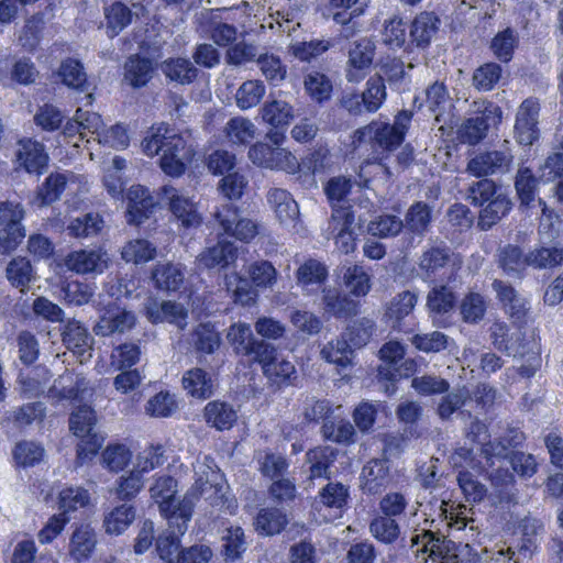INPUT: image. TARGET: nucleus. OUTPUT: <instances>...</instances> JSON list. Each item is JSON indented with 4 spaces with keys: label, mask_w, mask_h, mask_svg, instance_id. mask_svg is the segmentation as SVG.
<instances>
[{
    "label": "nucleus",
    "mask_w": 563,
    "mask_h": 563,
    "mask_svg": "<svg viewBox=\"0 0 563 563\" xmlns=\"http://www.w3.org/2000/svg\"><path fill=\"white\" fill-rule=\"evenodd\" d=\"M206 477L199 476L184 498L175 504L177 482L170 475H161L150 487L151 497L158 504L161 514L167 519L170 527L176 526L179 532H186L191 519L195 501L203 497L217 505L223 497V485L219 482L221 475L210 467Z\"/></svg>",
    "instance_id": "1"
},
{
    "label": "nucleus",
    "mask_w": 563,
    "mask_h": 563,
    "mask_svg": "<svg viewBox=\"0 0 563 563\" xmlns=\"http://www.w3.org/2000/svg\"><path fill=\"white\" fill-rule=\"evenodd\" d=\"M143 152L147 156L161 154L159 166L172 177H179L186 170L187 163L191 162L195 151L189 136L174 133L168 125L162 123L152 126L142 141Z\"/></svg>",
    "instance_id": "2"
},
{
    "label": "nucleus",
    "mask_w": 563,
    "mask_h": 563,
    "mask_svg": "<svg viewBox=\"0 0 563 563\" xmlns=\"http://www.w3.org/2000/svg\"><path fill=\"white\" fill-rule=\"evenodd\" d=\"M465 199L472 206L481 208L477 227L482 231L490 230L511 210L512 206L508 195L488 178L472 181L466 189Z\"/></svg>",
    "instance_id": "3"
},
{
    "label": "nucleus",
    "mask_w": 563,
    "mask_h": 563,
    "mask_svg": "<svg viewBox=\"0 0 563 563\" xmlns=\"http://www.w3.org/2000/svg\"><path fill=\"white\" fill-rule=\"evenodd\" d=\"M471 111L472 114L457 129V139L461 143L476 145L487 136L492 126L501 121L503 111L500 107L487 100L473 101Z\"/></svg>",
    "instance_id": "4"
},
{
    "label": "nucleus",
    "mask_w": 563,
    "mask_h": 563,
    "mask_svg": "<svg viewBox=\"0 0 563 563\" xmlns=\"http://www.w3.org/2000/svg\"><path fill=\"white\" fill-rule=\"evenodd\" d=\"M411 548L422 543V548L413 550L415 553L420 551L429 553V558L439 563H473L467 559L470 554L468 544H456L455 542L445 539L443 536L435 534L432 531H424L422 534H417L412 539Z\"/></svg>",
    "instance_id": "5"
},
{
    "label": "nucleus",
    "mask_w": 563,
    "mask_h": 563,
    "mask_svg": "<svg viewBox=\"0 0 563 563\" xmlns=\"http://www.w3.org/2000/svg\"><path fill=\"white\" fill-rule=\"evenodd\" d=\"M353 143L360 147L369 145L376 153L395 151L404 142L391 124L383 121H372L354 132Z\"/></svg>",
    "instance_id": "6"
},
{
    "label": "nucleus",
    "mask_w": 563,
    "mask_h": 563,
    "mask_svg": "<svg viewBox=\"0 0 563 563\" xmlns=\"http://www.w3.org/2000/svg\"><path fill=\"white\" fill-rule=\"evenodd\" d=\"M97 418L90 406H78L69 417V429L78 438L81 444L78 454L84 452L95 454L102 444L103 439L95 432Z\"/></svg>",
    "instance_id": "7"
},
{
    "label": "nucleus",
    "mask_w": 563,
    "mask_h": 563,
    "mask_svg": "<svg viewBox=\"0 0 563 563\" xmlns=\"http://www.w3.org/2000/svg\"><path fill=\"white\" fill-rule=\"evenodd\" d=\"M508 145L509 142L505 141L499 148L478 153L470 159L467 170L476 177L509 172L514 155Z\"/></svg>",
    "instance_id": "8"
},
{
    "label": "nucleus",
    "mask_w": 563,
    "mask_h": 563,
    "mask_svg": "<svg viewBox=\"0 0 563 563\" xmlns=\"http://www.w3.org/2000/svg\"><path fill=\"white\" fill-rule=\"evenodd\" d=\"M214 218L227 234L240 241L250 242L258 233L257 223L244 217L232 203L222 205L217 209Z\"/></svg>",
    "instance_id": "9"
},
{
    "label": "nucleus",
    "mask_w": 563,
    "mask_h": 563,
    "mask_svg": "<svg viewBox=\"0 0 563 563\" xmlns=\"http://www.w3.org/2000/svg\"><path fill=\"white\" fill-rule=\"evenodd\" d=\"M253 164L269 168L294 173L298 167L296 157L286 148L273 146L266 142H257L249 151Z\"/></svg>",
    "instance_id": "10"
},
{
    "label": "nucleus",
    "mask_w": 563,
    "mask_h": 563,
    "mask_svg": "<svg viewBox=\"0 0 563 563\" xmlns=\"http://www.w3.org/2000/svg\"><path fill=\"white\" fill-rule=\"evenodd\" d=\"M355 217L351 207L333 208L328 231L335 240L336 249L344 254L355 250L357 233L354 229Z\"/></svg>",
    "instance_id": "11"
},
{
    "label": "nucleus",
    "mask_w": 563,
    "mask_h": 563,
    "mask_svg": "<svg viewBox=\"0 0 563 563\" xmlns=\"http://www.w3.org/2000/svg\"><path fill=\"white\" fill-rule=\"evenodd\" d=\"M136 316L132 310L109 305L93 327L98 336L122 335L136 325Z\"/></svg>",
    "instance_id": "12"
},
{
    "label": "nucleus",
    "mask_w": 563,
    "mask_h": 563,
    "mask_svg": "<svg viewBox=\"0 0 563 563\" xmlns=\"http://www.w3.org/2000/svg\"><path fill=\"white\" fill-rule=\"evenodd\" d=\"M540 104L528 98L519 106L516 114L515 137L520 145L530 146L539 139Z\"/></svg>",
    "instance_id": "13"
},
{
    "label": "nucleus",
    "mask_w": 563,
    "mask_h": 563,
    "mask_svg": "<svg viewBox=\"0 0 563 563\" xmlns=\"http://www.w3.org/2000/svg\"><path fill=\"white\" fill-rule=\"evenodd\" d=\"M492 288L496 292L497 299L510 319L517 324L525 323L530 310L527 298H525L508 282L501 279H495L492 283Z\"/></svg>",
    "instance_id": "14"
},
{
    "label": "nucleus",
    "mask_w": 563,
    "mask_h": 563,
    "mask_svg": "<svg viewBox=\"0 0 563 563\" xmlns=\"http://www.w3.org/2000/svg\"><path fill=\"white\" fill-rule=\"evenodd\" d=\"M496 258L506 276L519 280L527 276L530 267L529 251L525 252L519 245L509 243L498 247Z\"/></svg>",
    "instance_id": "15"
},
{
    "label": "nucleus",
    "mask_w": 563,
    "mask_h": 563,
    "mask_svg": "<svg viewBox=\"0 0 563 563\" xmlns=\"http://www.w3.org/2000/svg\"><path fill=\"white\" fill-rule=\"evenodd\" d=\"M375 55V44L372 40L363 37L351 44L349 48V68L345 78L349 82H358L363 78L362 70L369 68Z\"/></svg>",
    "instance_id": "16"
},
{
    "label": "nucleus",
    "mask_w": 563,
    "mask_h": 563,
    "mask_svg": "<svg viewBox=\"0 0 563 563\" xmlns=\"http://www.w3.org/2000/svg\"><path fill=\"white\" fill-rule=\"evenodd\" d=\"M126 221L140 225L153 213L156 202L150 190L141 185L132 186L128 191Z\"/></svg>",
    "instance_id": "17"
},
{
    "label": "nucleus",
    "mask_w": 563,
    "mask_h": 563,
    "mask_svg": "<svg viewBox=\"0 0 563 563\" xmlns=\"http://www.w3.org/2000/svg\"><path fill=\"white\" fill-rule=\"evenodd\" d=\"M109 256L101 249L79 250L66 256V266L78 274L102 273L108 267Z\"/></svg>",
    "instance_id": "18"
},
{
    "label": "nucleus",
    "mask_w": 563,
    "mask_h": 563,
    "mask_svg": "<svg viewBox=\"0 0 563 563\" xmlns=\"http://www.w3.org/2000/svg\"><path fill=\"white\" fill-rule=\"evenodd\" d=\"M164 194L169 200V209L184 228L198 227L202 218L196 203L189 197L179 194L174 187H164Z\"/></svg>",
    "instance_id": "19"
},
{
    "label": "nucleus",
    "mask_w": 563,
    "mask_h": 563,
    "mask_svg": "<svg viewBox=\"0 0 563 563\" xmlns=\"http://www.w3.org/2000/svg\"><path fill=\"white\" fill-rule=\"evenodd\" d=\"M350 499L349 486L340 482H328L313 500L317 510L327 509L335 515H341L347 509Z\"/></svg>",
    "instance_id": "20"
},
{
    "label": "nucleus",
    "mask_w": 563,
    "mask_h": 563,
    "mask_svg": "<svg viewBox=\"0 0 563 563\" xmlns=\"http://www.w3.org/2000/svg\"><path fill=\"white\" fill-rule=\"evenodd\" d=\"M146 318L154 324L168 322L184 330L187 327L188 312L181 303L175 301H152L146 306Z\"/></svg>",
    "instance_id": "21"
},
{
    "label": "nucleus",
    "mask_w": 563,
    "mask_h": 563,
    "mask_svg": "<svg viewBox=\"0 0 563 563\" xmlns=\"http://www.w3.org/2000/svg\"><path fill=\"white\" fill-rule=\"evenodd\" d=\"M238 258V249L228 241H219L216 245L207 247L197 257L200 268L223 269L233 264Z\"/></svg>",
    "instance_id": "22"
},
{
    "label": "nucleus",
    "mask_w": 563,
    "mask_h": 563,
    "mask_svg": "<svg viewBox=\"0 0 563 563\" xmlns=\"http://www.w3.org/2000/svg\"><path fill=\"white\" fill-rule=\"evenodd\" d=\"M328 278V268L320 261L309 258L296 272L297 285L307 295L322 290Z\"/></svg>",
    "instance_id": "23"
},
{
    "label": "nucleus",
    "mask_w": 563,
    "mask_h": 563,
    "mask_svg": "<svg viewBox=\"0 0 563 563\" xmlns=\"http://www.w3.org/2000/svg\"><path fill=\"white\" fill-rule=\"evenodd\" d=\"M390 482V471L387 460L374 459L367 462L361 473V487L364 493L378 494Z\"/></svg>",
    "instance_id": "24"
},
{
    "label": "nucleus",
    "mask_w": 563,
    "mask_h": 563,
    "mask_svg": "<svg viewBox=\"0 0 563 563\" xmlns=\"http://www.w3.org/2000/svg\"><path fill=\"white\" fill-rule=\"evenodd\" d=\"M56 75L60 79L62 84L68 88L75 89L79 92H85L87 103H91L92 93L89 92L90 84L88 82L85 68L78 59L70 57L64 59L60 63Z\"/></svg>",
    "instance_id": "25"
},
{
    "label": "nucleus",
    "mask_w": 563,
    "mask_h": 563,
    "mask_svg": "<svg viewBox=\"0 0 563 563\" xmlns=\"http://www.w3.org/2000/svg\"><path fill=\"white\" fill-rule=\"evenodd\" d=\"M153 60L139 54L131 55L123 66V81L134 89L146 86L154 74Z\"/></svg>",
    "instance_id": "26"
},
{
    "label": "nucleus",
    "mask_w": 563,
    "mask_h": 563,
    "mask_svg": "<svg viewBox=\"0 0 563 563\" xmlns=\"http://www.w3.org/2000/svg\"><path fill=\"white\" fill-rule=\"evenodd\" d=\"M530 267L552 269L563 264V246L559 242H540L529 250Z\"/></svg>",
    "instance_id": "27"
},
{
    "label": "nucleus",
    "mask_w": 563,
    "mask_h": 563,
    "mask_svg": "<svg viewBox=\"0 0 563 563\" xmlns=\"http://www.w3.org/2000/svg\"><path fill=\"white\" fill-rule=\"evenodd\" d=\"M456 305V297L452 289L445 285L432 287L427 295V309L434 324L440 318L450 314Z\"/></svg>",
    "instance_id": "28"
},
{
    "label": "nucleus",
    "mask_w": 563,
    "mask_h": 563,
    "mask_svg": "<svg viewBox=\"0 0 563 563\" xmlns=\"http://www.w3.org/2000/svg\"><path fill=\"white\" fill-rule=\"evenodd\" d=\"M431 221L432 208L423 201L413 202L402 219L404 231L421 239L429 231Z\"/></svg>",
    "instance_id": "29"
},
{
    "label": "nucleus",
    "mask_w": 563,
    "mask_h": 563,
    "mask_svg": "<svg viewBox=\"0 0 563 563\" xmlns=\"http://www.w3.org/2000/svg\"><path fill=\"white\" fill-rule=\"evenodd\" d=\"M339 455V450L330 445L317 446L311 449L306 454V460L309 463V478H325L330 479L332 472L331 466L334 464Z\"/></svg>",
    "instance_id": "30"
},
{
    "label": "nucleus",
    "mask_w": 563,
    "mask_h": 563,
    "mask_svg": "<svg viewBox=\"0 0 563 563\" xmlns=\"http://www.w3.org/2000/svg\"><path fill=\"white\" fill-rule=\"evenodd\" d=\"M418 302V295L404 290L391 298L386 307L385 317L394 329L402 330V322L410 317Z\"/></svg>",
    "instance_id": "31"
},
{
    "label": "nucleus",
    "mask_w": 563,
    "mask_h": 563,
    "mask_svg": "<svg viewBox=\"0 0 563 563\" xmlns=\"http://www.w3.org/2000/svg\"><path fill=\"white\" fill-rule=\"evenodd\" d=\"M322 303L327 313L335 318H350L356 316L360 303L347 295H341L335 288L322 289Z\"/></svg>",
    "instance_id": "32"
},
{
    "label": "nucleus",
    "mask_w": 563,
    "mask_h": 563,
    "mask_svg": "<svg viewBox=\"0 0 563 563\" xmlns=\"http://www.w3.org/2000/svg\"><path fill=\"white\" fill-rule=\"evenodd\" d=\"M440 25L439 18L433 12H421L418 14L410 27L411 42L417 47L424 48L430 45Z\"/></svg>",
    "instance_id": "33"
},
{
    "label": "nucleus",
    "mask_w": 563,
    "mask_h": 563,
    "mask_svg": "<svg viewBox=\"0 0 563 563\" xmlns=\"http://www.w3.org/2000/svg\"><path fill=\"white\" fill-rule=\"evenodd\" d=\"M161 70L167 79L183 86L192 84L199 75V69L189 59L183 57L164 60L161 64Z\"/></svg>",
    "instance_id": "34"
},
{
    "label": "nucleus",
    "mask_w": 563,
    "mask_h": 563,
    "mask_svg": "<svg viewBox=\"0 0 563 563\" xmlns=\"http://www.w3.org/2000/svg\"><path fill=\"white\" fill-rule=\"evenodd\" d=\"M63 342L74 354L84 356L91 350L93 339L84 324L70 320L63 331Z\"/></svg>",
    "instance_id": "35"
},
{
    "label": "nucleus",
    "mask_w": 563,
    "mask_h": 563,
    "mask_svg": "<svg viewBox=\"0 0 563 563\" xmlns=\"http://www.w3.org/2000/svg\"><path fill=\"white\" fill-rule=\"evenodd\" d=\"M183 387L192 397L207 399L213 394L211 375L200 367L186 371L183 375Z\"/></svg>",
    "instance_id": "36"
},
{
    "label": "nucleus",
    "mask_w": 563,
    "mask_h": 563,
    "mask_svg": "<svg viewBox=\"0 0 563 563\" xmlns=\"http://www.w3.org/2000/svg\"><path fill=\"white\" fill-rule=\"evenodd\" d=\"M20 164L30 174L41 175L47 167L48 155L38 142H25L18 153Z\"/></svg>",
    "instance_id": "37"
},
{
    "label": "nucleus",
    "mask_w": 563,
    "mask_h": 563,
    "mask_svg": "<svg viewBox=\"0 0 563 563\" xmlns=\"http://www.w3.org/2000/svg\"><path fill=\"white\" fill-rule=\"evenodd\" d=\"M184 278V273L177 264H157L152 272L155 287L161 291H177L181 287Z\"/></svg>",
    "instance_id": "38"
},
{
    "label": "nucleus",
    "mask_w": 563,
    "mask_h": 563,
    "mask_svg": "<svg viewBox=\"0 0 563 563\" xmlns=\"http://www.w3.org/2000/svg\"><path fill=\"white\" fill-rule=\"evenodd\" d=\"M360 96L367 114L377 112L387 99L385 79L377 74L371 76Z\"/></svg>",
    "instance_id": "39"
},
{
    "label": "nucleus",
    "mask_w": 563,
    "mask_h": 563,
    "mask_svg": "<svg viewBox=\"0 0 563 563\" xmlns=\"http://www.w3.org/2000/svg\"><path fill=\"white\" fill-rule=\"evenodd\" d=\"M107 34L109 37L119 35L133 19L131 9L121 1H115L103 10Z\"/></svg>",
    "instance_id": "40"
},
{
    "label": "nucleus",
    "mask_w": 563,
    "mask_h": 563,
    "mask_svg": "<svg viewBox=\"0 0 563 563\" xmlns=\"http://www.w3.org/2000/svg\"><path fill=\"white\" fill-rule=\"evenodd\" d=\"M205 418L207 423L217 430H229L233 427L238 419L236 411L233 407L223 401H211L205 408Z\"/></svg>",
    "instance_id": "41"
},
{
    "label": "nucleus",
    "mask_w": 563,
    "mask_h": 563,
    "mask_svg": "<svg viewBox=\"0 0 563 563\" xmlns=\"http://www.w3.org/2000/svg\"><path fill=\"white\" fill-rule=\"evenodd\" d=\"M286 514L278 508H263L255 518V529L263 536H274L282 532L287 526Z\"/></svg>",
    "instance_id": "42"
},
{
    "label": "nucleus",
    "mask_w": 563,
    "mask_h": 563,
    "mask_svg": "<svg viewBox=\"0 0 563 563\" xmlns=\"http://www.w3.org/2000/svg\"><path fill=\"white\" fill-rule=\"evenodd\" d=\"M96 543L93 529L88 525H81L71 534L69 552L77 561H81L90 556Z\"/></svg>",
    "instance_id": "43"
},
{
    "label": "nucleus",
    "mask_w": 563,
    "mask_h": 563,
    "mask_svg": "<svg viewBox=\"0 0 563 563\" xmlns=\"http://www.w3.org/2000/svg\"><path fill=\"white\" fill-rule=\"evenodd\" d=\"M451 251L446 245H432L422 252L418 266L427 277H431L449 263Z\"/></svg>",
    "instance_id": "44"
},
{
    "label": "nucleus",
    "mask_w": 563,
    "mask_h": 563,
    "mask_svg": "<svg viewBox=\"0 0 563 563\" xmlns=\"http://www.w3.org/2000/svg\"><path fill=\"white\" fill-rule=\"evenodd\" d=\"M263 374L268 382L277 388L291 386L297 379L295 365L284 358L279 360L278 356L271 363V365L265 366V372H263Z\"/></svg>",
    "instance_id": "45"
},
{
    "label": "nucleus",
    "mask_w": 563,
    "mask_h": 563,
    "mask_svg": "<svg viewBox=\"0 0 563 563\" xmlns=\"http://www.w3.org/2000/svg\"><path fill=\"white\" fill-rule=\"evenodd\" d=\"M518 45V32L515 29L506 27L493 37L490 42V49L498 60L508 63L511 60Z\"/></svg>",
    "instance_id": "46"
},
{
    "label": "nucleus",
    "mask_w": 563,
    "mask_h": 563,
    "mask_svg": "<svg viewBox=\"0 0 563 563\" xmlns=\"http://www.w3.org/2000/svg\"><path fill=\"white\" fill-rule=\"evenodd\" d=\"M303 86L309 97L318 103L328 101L332 96L331 79L318 70H311L305 76Z\"/></svg>",
    "instance_id": "47"
},
{
    "label": "nucleus",
    "mask_w": 563,
    "mask_h": 563,
    "mask_svg": "<svg viewBox=\"0 0 563 563\" xmlns=\"http://www.w3.org/2000/svg\"><path fill=\"white\" fill-rule=\"evenodd\" d=\"M343 285L354 297L366 296L372 288V280L363 266L353 265L343 273Z\"/></svg>",
    "instance_id": "48"
},
{
    "label": "nucleus",
    "mask_w": 563,
    "mask_h": 563,
    "mask_svg": "<svg viewBox=\"0 0 563 563\" xmlns=\"http://www.w3.org/2000/svg\"><path fill=\"white\" fill-rule=\"evenodd\" d=\"M266 87L258 79H250L244 81L235 93L236 106L241 110H249L256 107L263 99Z\"/></svg>",
    "instance_id": "49"
},
{
    "label": "nucleus",
    "mask_w": 563,
    "mask_h": 563,
    "mask_svg": "<svg viewBox=\"0 0 563 563\" xmlns=\"http://www.w3.org/2000/svg\"><path fill=\"white\" fill-rule=\"evenodd\" d=\"M402 231V219L395 214H380L367 224L368 234L379 239L395 238Z\"/></svg>",
    "instance_id": "50"
},
{
    "label": "nucleus",
    "mask_w": 563,
    "mask_h": 563,
    "mask_svg": "<svg viewBox=\"0 0 563 563\" xmlns=\"http://www.w3.org/2000/svg\"><path fill=\"white\" fill-rule=\"evenodd\" d=\"M142 357L141 346L134 342H124L112 350L111 366L114 369H133Z\"/></svg>",
    "instance_id": "51"
},
{
    "label": "nucleus",
    "mask_w": 563,
    "mask_h": 563,
    "mask_svg": "<svg viewBox=\"0 0 563 563\" xmlns=\"http://www.w3.org/2000/svg\"><path fill=\"white\" fill-rule=\"evenodd\" d=\"M185 532H179L176 526L170 527L168 523V528L162 534H159L156 539V550L162 560L167 563H176L177 556L180 551L179 550V536H183Z\"/></svg>",
    "instance_id": "52"
},
{
    "label": "nucleus",
    "mask_w": 563,
    "mask_h": 563,
    "mask_svg": "<svg viewBox=\"0 0 563 563\" xmlns=\"http://www.w3.org/2000/svg\"><path fill=\"white\" fill-rule=\"evenodd\" d=\"M220 335L210 323H200L191 334L195 350L202 354H212L220 346Z\"/></svg>",
    "instance_id": "53"
},
{
    "label": "nucleus",
    "mask_w": 563,
    "mask_h": 563,
    "mask_svg": "<svg viewBox=\"0 0 563 563\" xmlns=\"http://www.w3.org/2000/svg\"><path fill=\"white\" fill-rule=\"evenodd\" d=\"M103 221L98 213H86L81 217L73 219L66 228L68 235L77 239L97 235Z\"/></svg>",
    "instance_id": "54"
},
{
    "label": "nucleus",
    "mask_w": 563,
    "mask_h": 563,
    "mask_svg": "<svg viewBox=\"0 0 563 563\" xmlns=\"http://www.w3.org/2000/svg\"><path fill=\"white\" fill-rule=\"evenodd\" d=\"M374 330V320L364 317L354 320L342 334L351 346L362 347L368 343Z\"/></svg>",
    "instance_id": "55"
},
{
    "label": "nucleus",
    "mask_w": 563,
    "mask_h": 563,
    "mask_svg": "<svg viewBox=\"0 0 563 563\" xmlns=\"http://www.w3.org/2000/svg\"><path fill=\"white\" fill-rule=\"evenodd\" d=\"M352 354V346L343 335L328 342L321 350L322 358L341 367H346L351 363Z\"/></svg>",
    "instance_id": "56"
},
{
    "label": "nucleus",
    "mask_w": 563,
    "mask_h": 563,
    "mask_svg": "<svg viewBox=\"0 0 563 563\" xmlns=\"http://www.w3.org/2000/svg\"><path fill=\"white\" fill-rule=\"evenodd\" d=\"M222 554L225 561H234L246 550L244 532L240 527L227 528L221 537Z\"/></svg>",
    "instance_id": "57"
},
{
    "label": "nucleus",
    "mask_w": 563,
    "mask_h": 563,
    "mask_svg": "<svg viewBox=\"0 0 563 563\" xmlns=\"http://www.w3.org/2000/svg\"><path fill=\"white\" fill-rule=\"evenodd\" d=\"M256 64L267 81L277 86L287 75V67L282 59L274 54H261L256 59Z\"/></svg>",
    "instance_id": "58"
},
{
    "label": "nucleus",
    "mask_w": 563,
    "mask_h": 563,
    "mask_svg": "<svg viewBox=\"0 0 563 563\" xmlns=\"http://www.w3.org/2000/svg\"><path fill=\"white\" fill-rule=\"evenodd\" d=\"M538 185L539 179L529 167H519L515 179V188L522 205L529 206L534 200Z\"/></svg>",
    "instance_id": "59"
},
{
    "label": "nucleus",
    "mask_w": 563,
    "mask_h": 563,
    "mask_svg": "<svg viewBox=\"0 0 563 563\" xmlns=\"http://www.w3.org/2000/svg\"><path fill=\"white\" fill-rule=\"evenodd\" d=\"M134 518V507L121 505L106 516L103 525L108 533L120 534L133 522Z\"/></svg>",
    "instance_id": "60"
},
{
    "label": "nucleus",
    "mask_w": 563,
    "mask_h": 563,
    "mask_svg": "<svg viewBox=\"0 0 563 563\" xmlns=\"http://www.w3.org/2000/svg\"><path fill=\"white\" fill-rule=\"evenodd\" d=\"M7 277L14 287L24 292L33 278L31 262L25 257L13 258L7 266Z\"/></svg>",
    "instance_id": "61"
},
{
    "label": "nucleus",
    "mask_w": 563,
    "mask_h": 563,
    "mask_svg": "<svg viewBox=\"0 0 563 563\" xmlns=\"http://www.w3.org/2000/svg\"><path fill=\"white\" fill-rule=\"evenodd\" d=\"M501 71L499 64L486 63L474 70L472 84L478 91H489L498 84Z\"/></svg>",
    "instance_id": "62"
},
{
    "label": "nucleus",
    "mask_w": 563,
    "mask_h": 563,
    "mask_svg": "<svg viewBox=\"0 0 563 563\" xmlns=\"http://www.w3.org/2000/svg\"><path fill=\"white\" fill-rule=\"evenodd\" d=\"M450 338L440 331H432L429 333H418L411 338L412 345L427 354L440 353L446 350Z\"/></svg>",
    "instance_id": "63"
},
{
    "label": "nucleus",
    "mask_w": 563,
    "mask_h": 563,
    "mask_svg": "<svg viewBox=\"0 0 563 563\" xmlns=\"http://www.w3.org/2000/svg\"><path fill=\"white\" fill-rule=\"evenodd\" d=\"M262 118L274 128L287 125L292 118V107L283 100H274L262 109Z\"/></svg>",
    "instance_id": "64"
}]
</instances>
